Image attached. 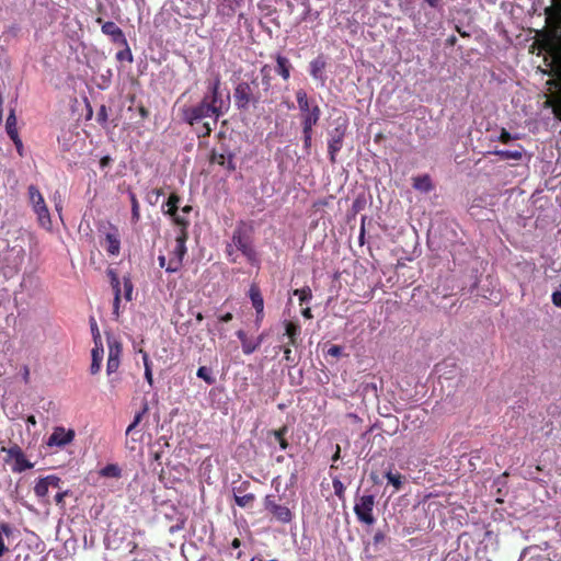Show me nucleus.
<instances>
[{
	"label": "nucleus",
	"instance_id": "1",
	"mask_svg": "<svg viewBox=\"0 0 561 561\" xmlns=\"http://www.w3.org/2000/svg\"><path fill=\"white\" fill-rule=\"evenodd\" d=\"M220 84V77L215 76V78L208 82V93L206 94L209 96L208 105L215 114V122L230 108V94L221 90Z\"/></svg>",
	"mask_w": 561,
	"mask_h": 561
},
{
	"label": "nucleus",
	"instance_id": "2",
	"mask_svg": "<svg viewBox=\"0 0 561 561\" xmlns=\"http://www.w3.org/2000/svg\"><path fill=\"white\" fill-rule=\"evenodd\" d=\"M208 95H205L201 103L195 106L185 107L183 110V117L190 125H194L205 118H210L211 122L204 123V135H209L213 128L216 126L215 114L208 105Z\"/></svg>",
	"mask_w": 561,
	"mask_h": 561
},
{
	"label": "nucleus",
	"instance_id": "3",
	"mask_svg": "<svg viewBox=\"0 0 561 561\" xmlns=\"http://www.w3.org/2000/svg\"><path fill=\"white\" fill-rule=\"evenodd\" d=\"M233 247H236L248 259L249 262H256V252L252 247L250 236L247 232L244 225H239L232 234V241L227 245L228 256L232 262L237 259L233 256Z\"/></svg>",
	"mask_w": 561,
	"mask_h": 561
},
{
	"label": "nucleus",
	"instance_id": "4",
	"mask_svg": "<svg viewBox=\"0 0 561 561\" xmlns=\"http://www.w3.org/2000/svg\"><path fill=\"white\" fill-rule=\"evenodd\" d=\"M28 199L32 206L33 211L36 215L38 225L45 230H51V217L50 213L45 203L44 196L39 192V190L34 186H28Z\"/></svg>",
	"mask_w": 561,
	"mask_h": 561
},
{
	"label": "nucleus",
	"instance_id": "5",
	"mask_svg": "<svg viewBox=\"0 0 561 561\" xmlns=\"http://www.w3.org/2000/svg\"><path fill=\"white\" fill-rule=\"evenodd\" d=\"M107 348H108V357L106 363V374L110 377L108 383L111 388H115L119 378L117 376H113L121 365V356H122V344L113 336L107 337Z\"/></svg>",
	"mask_w": 561,
	"mask_h": 561
},
{
	"label": "nucleus",
	"instance_id": "6",
	"mask_svg": "<svg viewBox=\"0 0 561 561\" xmlns=\"http://www.w3.org/2000/svg\"><path fill=\"white\" fill-rule=\"evenodd\" d=\"M1 451L5 453L4 461L11 466L13 472L21 473L34 467V463L26 459L23 450L18 445L2 447Z\"/></svg>",
	"mask_w": 561,
	"mask_h": 561
},
{
	"label": "nucleus",
	"instance_id": "7",
	"mask_svg": "<svg viewBox=\"0 0 561 561\" xmlns=\"http://www.w3.org/2000/svg\"><path fill=\"white\" fill-rule=\"evenodd\" d=\"M374 506V495L369 494L358 497L354 505V513L357 516V519L363 524L373 525L375 523V517L373 514Z\"/></svg>",
	"mask_w": 561,
	"mask_h": 561
},
{
	"label": "nucleus",
	"instance_id": "8",
	"mask_svg": "<svg viewBox=\"0 0 561 561\" xmlns=\"http://www.w3.org/2000/svg\"><path fill=\"white\" fill-rule=\"evenodd\" d=\"M231 0H208V3H205L204 0H192V10L186 13L187 18H196V16H205L209 12V5L216 4L219 13L225 14L226 8L232 10L230 4ZM188 4L191 2L187 1Z\"/></svg>",
	"mask_w": 561,
	"mask_h": 561
},
{
	"label": "nucleus",
	"instance_id": "9",
	"mask_svg": "<svg viewBox=\"0 0 561 561\" xmlns=\"http://www.w3.org/2000/svg\"><path fill=\"white\" fill-rule=\"evenodd\" d=\"M186 238H187V236L185 232V228H183L181 233L175 239V245L171 253L172 257L170 259L168 266H167L168 273H175L180 270V267L182 265V261L186 254V245H185Z\"/></svg>",
	"mask_w": 561,
	"mask_h": 561
},
{
	"label": "nucleus",
	"instance_id": "10",
	"mask_svg": "<svg viewBox=\"0 0 561 561\" xmlns=\"http://www.w3.org/2000/svg\"><path fill=\"white\" fill-rule=\"evenodd\" d=\"M233 96L239 110H247L250 104L255 106L261 101V96L254 95L251 85L247 82H241L236 87Z\"/></svg>",
	"mask_w": 561,
	"mask_h": 561
},
{
	"label": "nucleus",
	"instance_id": "11",
	"mask_svg": "<svg viewBox=\"0 0 561 561\" xmlns=\"http://www.w3.org/2000/svg\"><path fill=\"white\" fill-rule=\"evenodd\" d=\"M76 433L71 428H65L62 426H56L53 433L48 437L47 446L49 447H65L73 442Z\"/></svg>",
	"mask_w": 561,
	"mask_h": 561
},
{
	"label": "nucleus",
	"instance_id": "12",
	"mask_svg": "<svg viewBox=\"0 0 561 561\" xmlns=\"http://www.w3.org/2000/svg\"><path fill=\"white\" fill-rule=\"evenodd\" d=\"M264 507L267 510L278 522L283 524H288L293 519V513L291 511L284 506L277 504L273 496L266 495L264 499Z\"/></svg>",
	"mask_w": 561,
	"mask_h": 561
},
{
	"label": "nucleus",
	"instance_id": "13",
	"mask_svg": "<svg viewBox=\"0 0 561 561\" xmlns=\"http://www.w3.org/2000/svg\"><path fill=\"white\" fill-rule=\"evenodd\" d=\"M104 357V348L101 341V334L100 332H96L94 334V347L91 351V366H90V373L92 375H96L100 373L102 368Z\"/></svg>",
	"mask_w": 561,
	"mask_h": 561
},
{
	"label": "nucleus",
	"instance_id": "14",
	"mask_svg": "<svg viewBox=\"0 0 561 561\" xmlns=\"http://www.w3.org/2000/svg\"><path fill=\"white\" fill-rule=\"evenodd\" d=\"M296 99H297L298 107L302 114V125L306 123V119L309 117V115H312L314 111H317V122H318L320 118V114H321L320 107L317 104H314V105L310 104L307 93L304 90H298L296 92Z\"/></svg>",
	"mask_w": 561,
	"mask_h": 561
},
{
	"label": "nucleus",
	"instance_id": "15",
	"mask_svg": "<svg viewBox=\"0 0 561 561\" xmlns=\"http://www.w3.org/2000/svg\"><path fill=\"white\" fill-rule=\"evenodd\" d=\"M60 478L54 474L46 476L44 478H41L35 486H34V493L37 497L44 499L47 496L50 489H57L59 488Z\"/></svg>",
	"mask_w": 561,
	"mask_h": 561
},
{
	"label": "nucleus",
	"instance_id": "16",
	"mask_svg": "<svg viewBox=\"0 0 561 561\" xmlns=\"http://www.w3.org/2000/svg\"><path fill=\"white\" fill-rule=\"evenodd\" d=\"M179 201L180 198L178 195L171 194L168 202L163 206V208L165 207L164 213L171 216L176 225L181 226L182 228H186L190 224V220L179 215Z\"/></svg>",
	"mask_w": 561,
	"mask_h": 561
},
{
	"label": "nucleus",
	"instance_id": "17",
	"mask_svg": "<svg viewBox=\"0 0 561 561\" xmlns=\"http://www.w3.org/2000/svg\"><path fill=\"white\" fill-rule=\"evenodd\" d=\"M345 134V126L336 127L329 139L328 149L331 162H335L336 153L341 150L343 138Z\"/></svg>",
	"mask_w": 561,
	"mask_h": 561
},
{
	"label": "nucleus",
	"instance_id": "18",
	"mask_svg": "<svg viewBox=\"0 0 561 561\" xmlns=\"http://www.w3.org/2000/svg\"><path fill=\"white\" fill-rule=\"evenodd\" d=\"M249 296H250V299L252 301V306L255 309V313H256L255 323L257 325H260V323L262 322V320L264 318V300H263V297L261 295L260 289L255 285H252L250 287Z\"/></svg>",
	"mask_w": 561,
	"mask_h": 561
},
{
	"label": "nucleus",
	"instance_id": "19",
	"mask_svg": "<svg viewBox=\"0 0 561 561\" xmlns=\"http://www.w3.org/2000/svg\"><path fill=\"white\" fill-rule=\"evenodd\" d=\"M288 8L290 10V12H294V10L297 8L300 10V13L299 15L297 16L296 19V23L299 24L304 21H306L307 19L310 18L311 15V8H310V3L308 0H293V2H289L288 3Z\"/></svg>",
	"mask_w": 561,
	"mask_h": 561
},
{
	"label": "nucleus",
	"instance_id": "20",
	"mask_svg": "<svg viewBox=\"0 0 561 561\" xmlns=\"http://www.w3.org/2000/svg\"><path fill=\"white\" fill-rule=\"evenodd\" d=\"M102 32L108 35L113 42L127 45L123 31L114 22L103 23Z\"/></svg>",
	"mask_w": 561,
	"mask_h": 561
},
{
	"label": "nucleus",
	"instance_id": "21",
	"mask_svg": "<svg viewBox=\"0 0 561 561\" xmlns=\"http://www.w3.org/2000/svg\"><path fill=\"white\" fill-rule=\"evenodd\" d=\"M12 535V528L2 523L0 525V558L9 551L10 538Z\"/></svg>",
	"mask_w": 561,
	"mask_h": 561
},
{
	"label": "nucleus",
	"instance_id": "22",
	"mask_svg": "<svg viewBox=\"0 0 561 561\" xmlns=\"http://www.w3.org/2000/svg\"><path fill=\"white\" fill-rule=\"evenodd\" d=\"M106 251L111 255H118L121 250V240L116 232H107L105 234Z\"/></svg>",
	"mask_w": 561,
	"mask_h": 561
},
{
	"label": "nucleus",
	"instance_id": "23",
	"mask_svg": "<svg viewBox=\"0 0 561 561\" xmlns=\"http://www.w3.org/2000/svg\"><path fill=\"white\" fill-rule=\"evenodd\" d=\"M317 124V111L306 119L302 126L305 146L309 147L312 140V128Z\"/></svg>",
	"mask_w": 561,
	"mask_h": 561
},
{
	"label": "nucleus",
	"instance_id": "24",
	"mask_svg": "<svg viewBox=\"0 0 561 561\" xmlns=\"http://www.w3.org/2000/svg\"><path fill=\"white\" fill-rule=\"evenodd\" d=\"M325 67V62L322 58H316L310 62V75L313 79L319 80L321 83H324L323 69Z\"/></svg>",
	"mask_w": 561,
	"mask_h": 561
},
{
	"label": "nucleus",
	"instance_id": "25",
	"mask_svg": "<svg viewBox=\"0 0 561 561\" xmlns=\"http://www.w3.org/2000/svg\"><path fill=\"white\" fill-rule=\"evenodd\" d=\"M5 129H7L8 135L10 136V138L14 142L20 144V137H19L18 129H16V116L14 114V111H11L7 118Z\"/></svg>",
	"mask_w": 561,
	"mask_h": 561
},
{
	"label": "nucleus",
	"instance_id": "26",
	"mask_svg": "<svg viewBox=\"0 0 561 561\" xmlns=\"http://www.w3.org/2000/svg\"><path fill=\"white\" fill-rule=\"evenodd\" d=\"M276 62H277V72L278 75L284 79V80H288L289 77H290V64H289V60L284 57V56H280L278 55L276 57Z\"/></svg>",
	"mask_w": 561,
	"mask_h": 561
},
{
	"label": "nucleus",
	"instance_id": "27",
	"mask_svg": "<svg viewBox=\"0 0 561 561\" xmlns=\"http://www.w3.org/2000/svg\"><path fill=\"white\" fill-rule=\"evenodd\" d=\"M300 333V328L294 322L285 323V335L289 339V345H296V337Z\"/></svg>",
	"mask_w": 561,
	"mask_h": 561
},
{
	"label": "nucleus",
	"instance_id": "28",
	"mask_svg": "<svg viewBox=\"0 0 561 561\" xmlns=\"http://www.w3.org/2000/svg\"><path fill=\"white\" fill-rule=\"evenodd\" d=\"M287 433V427L286 426H283L282 428L277 430V431H272L270 432V436H272L274 438V440L279 445V448L282 450H285L287 449L288 447V443L287 440L284 438L285 434Z\"/></svg>",
	"mask_w": 561,
	"mask_h": 561
},
{
	"label": "nucleus",
	"instance_id": "29",
	"mask_svg": "<svg viewBox=\"0 0 561 561\" xmlns=\"http://www.w3.org/2000/svg\"><path fill=\"white\" fill-rule=\"evenodd\" d=\"M100 476L105 477V478H116L117 479V478H121L122 470L117 465L110 463L100 470Z\"/></svg>",
	"mask_w": 561,
	"mask_h": 561
},
{
	"label": "nucleus",
	"instance_id": "30",
	"mask_svg": "<svg viewBox=\"0 0 561 561\" xmlns=\"http://www.w3.org/2000/svg\"><path fill=\"white\" fill-rule=\"evenodd\" d=\"M413 187L417 191L427 193L432 190V182L427 175L415 178Z\"/></svg>",
	"mask_w": 561,
	"mask_h": 561
},
{
	"label": "nucleus",
	"instance_id": "31",
	"mask_svg": "<svg viewBox=\"0 0 561 561\" xmlns=\"http://www.w3.org/2000/svg\"><path fill=\"white\" fill-rule=\"evenodd\" d=\"M147 411H148V407L145 405L141 411H139L135 414L134 421L126 428V436H129L130 434H133V432H135V428L141 422V420H142L144 415L147 413Z\"/></svg>",
	"mask_w": 561,
	"mask_h": 561
},
{
	"label": "nucleus",
	"instance_id": "32",
	"mask_svg": "<svg viewBox=\"0 0 561 561\" xmlns=\"http://www.w3.org/2000/svg\"><path fill=\"white\" fill-rule=\"evenodd\" d=\"M107 274L111 279L113 290H114V293H116V300H121V296H122L121 280H119L117 274L113 270H110L107 272Z\"/></svg>",
	"mask_w": 561,
	"mask_h": 561
},
{
	"label": "nucleus",
	"instance_id": "33",
	"mask_svg": "<svg viewBox=\"0 0 561 561\" xmlns=\"http://www.w3.org/2000/svg\"><path fill=\"white\" fill-rule=\"evenodd\" d=\"M133 290L134 286L129 276L123 277V295L126 301H130L133 299Z\"/></svg>",
	"mask_w": 561,
	"mask_h": 561
},
{
	"label": "nucleus",
	"instance_id": "34",
	"mask_svg": "<svg viewBox=\"0 0 561 561\" xmlns=\"http://www.w3.org/2000/svg\"><path fill=\"white\" fill-rule=\"evenodd\" d=\"M262 340H263L262 336H260L257 339V341H255V342L249 341L248 339L243 340V342H242V351H243V353L247 354V355H250L253 352H255V350L261 345Z\"/></svg>",
	"mask_w": 561,
	"mask_h": 561
},
{
	"label": "nucleus",
	"instance_id": "35",
	"mask_svg": "<svg viewBox=\"0 0 561 561\" xmlns=\"http://www.w3.org/2000/svg\"><path fill=\"white\" fill-rule=\"evenodd\" d=\"M196 375L198 378L203 379L208 385H213L215 382V378L211 375V371L205 366H201L197 369Z\"/></svg>",
	"mask_w": 561,
	"mask_h": 561
},
{
	"label": "nucleus",
	"instance_id": "36",
	"mask_svg": "<svg viewBox=\"0 0 561 561\" xmlns=\"http://www.w3.org/2000/svg\"><path fill=\"white\" fill-rule=\"evenodd\" d=\"M294 295L298 297L301 304L305 301H309L312 298L311 289L308 286L300 289H295Z\"/></svg>",
	"mask_w": 561,
	"mask_h": 561
},
{
	"label": "nucleus",
	"instance_id": "37",
	"mask_svg": "<svg viewBox=\"0 0 561 561\" xmlns=\"http://www.w3.org/2000/svg\"><path fill=\"white\" fill-rule=\"evenodd\" d=\"M253 500H254V494H252V493L234 496V501H236L237 505L240 507H245V506L250 505L253 502Z\"/></svg>",
	"mask_w": 561,
	"mask_h": 561
},
{
	"label": "nucleus",
	"instance_id": "38",
	"mask_svg": "<svg viewBox=\"0 0 561 561\" xmlns=\"http://www.w3.org/2000/svg\"><path fill=\"white\" fill-rule=\"evenodd\" d=\"M496 154H499L503 159H514V160H518L523 156L520 150H499V151H496Z\"/></svg>",
	"mask_w": 561,
	"mask_h": 561
},
{
	"label": "nucleus",
	"instance_id": "39",
	"mask_svg": "<svg viewBox=\"0 0 561 561\" xmlns=\"http://www.w3.org/2000/svg\"><path fill=\"white\" fill-rule=\"evenodd\" d=\"M135 435L136 433L133 432V434L129 435L130 438L126 439V448H128L130 451H135L140 444L141 435L139 437H135Z\"/></svg>",
	"mask_w": 561,
	"mask_h": 561
},
{
	"label": "nucleus",
	"instance_id": "40",
	"mask_svg": "<svg viewBox=\"0 0 561 561\" xmlns=\"http://www.w3.org/2000/svg\"><path fill=\"white\" fill-rule=\"evenodd\" d=\"M131 201V218L134 221H138L140 218L139 204L134 194H130Z\"/></svg>",
	"mask_w": 561,
	"mask_h": 561
},
{
	"label": "nucleus",
	"instance_id": "41",
	"mask_svg": "<svg viewBox=\"0 0 561 561\" xmlns=\"http://www.w3.org/2000/svg\"><path fill=\"white\" fill-rule=\"evenodd\" d=\"M386 478L388 482L391 483L397 490L400 489L402 481L401 476L399 473L394 474L389 471L386 473Z\"/></svg>",
	"mask_w": 561,
	"mask_h": 561
},
{
	"label": "nucleus",
	"instance_id": "42",
	"mask_svg": "<svg viewBox=\"0 0 561 561\" xmlns=\"http://www.w3.org/2000/svg\"><path fill=\"white\" fill-rule=\"evenodd\" d=\"M116 58L118 60H127L129 62L133 61V55H131V51L130 49L127 47L125 48L124 50H121L116 54Z\"/></svg>",
	"mask_w": 561,
	"mask_h": 561
},
{
	"label": "nucleus",
	"instance_id": "43",
	"mask_svg": "<svg viewBox=\"0 0 561 561\" xmlns=\"http://www.w3.org/2000/svg\"><path fill=\"white\" fill-rule=\"evenodd\" d=\"M333 489L339 497L343 496L345 488L344 484L339 479L333 480Z\"/></svg>",
	"mask_w": 561,
	"mask_h": 561
},
{
	"label": "nucleus",
	"instance_id": "44",
	"mask_svg": "<svg viewBox=\"0 0 561 561\" xmlns=\"http://www.w3.org/2000/svg\"><path fill=\"white\" fill-rule=\"evenodd\" d=\"M140 354H141V357H142L145 371L152 370L151 362L149 359V355L146 352H144V351H140Z\"/></svg>",
	"mask_w": 561,
	"mask_h": 561
},
{
	"label": "nucleus",
	"instance_id": "45",
	"mask_svg": "<svg viewBox=\"0 0 561 561\" xmlns=\"http://www.w3.org/2000/svg\"><path fill=\"white\" fill-rule=\"evenodd\" d=\"M140 354H141V357H142L145 371L152 370L151 362L149 359V355L146 352H144V351H140Z\"/></svg>",
	"mask_w": 561,
	"mask_h": 561
},
{
	"label": "nucleus",
	"instance_id": "46",
	"mask_svg": "<svg viewBox=\"0 0 561 561\" xmlns=\"http://www.w3.org/2000/svg\"><path fill=\"white\" fill-rule=\"evenodd\" d=\"M69 491H62V492H58L56 495H55V502L56 504L58 505H62L64 504V500L65 497L68 495Z\"/></svg>",
	"mask_w": 561,
	"mask_h": 561
},
{
	"label": "nucleus",
	"instance_id": "47",
	"mask_svg": "<svg viewBox=\"0 0 561 561\" xmlns=\"http://www.w3.org/2000/svg\"><path fill=\"white\" fill-rule=\"evenodd\" d=\"M552 302L557 307H561V291H554L552 294Z\"/></svg>",
	"mask_w": 561,
	"mask_h": 561
},
{
	"label": "nucleus",
	"instance_id": "48",
	"mask_svg": "<svg viewBox=\"0 0 561 561\" xmlns=\"http://www.w3.org/2000/svg\"><path fill=\"white\" fill-rule=\"evenodd\" d=\"M342 353V348L337 345H333L329 348L328 354L332 356H340Z\"/></svg>",
	"mask_w": 561,
	"mask_h": 561
},
{
	"label": "nucleus",
	"instance_id": "49",
	"mask_svg": "<svg viewBox=\"0 0 561 561\" xmlns=\"http://www.w3.org/2000/svg\"><path fill=\"white\" fill-rule=\"evenodd\" d=\"M145 379L147 380V382L149 383L150 387L153 386V375H152V370H147L145 371Z\"/></svg>",
	"mask_w": 561,
	"mask_h": 561
},
{
	"label": "nucleus",
	"instance_id": "50",
	"mask_svg": "<svg viewBox=\"0 0 561 561\" xmlns=\"http://www.w3.org/2000/svg\"><path fill=\"white\" fill-rule=\"evenodd\" d=\"M98 117H99V121H103V122H105V121H106V118H107V113H106V108H105V106H102V107L100 108V112H99V114H98Z\"/></svg>",
	"mask_w": 561,
	"mask_h": 561
},
{
	"label": "nucleus",
	"instance_id": "51",
	"mask_svg": "<svg viewBox=\"0 0 561 561\" xmlns=\"http://www.w3.org/2000/svg\"><path fill=\"white\" fill-rule=\"evenodd\" d=\"M119 300H116V293H114V306H113V313L118 317L119 314Z\"/></svg>",
	"mask_w": 561,
	"mask_h": 561
},
{
	"label": "nucleus",
	"instance_id": "52",
	"mask_svg": "<svg viewBox=\"0 0 561 561\" xmlns=\"http://www.w3.org/2000/svg\"><path fill=\"white\" fill-rule=\"evenodd\" d=\"M500 139H501V141H503V142H507V141H510V140H511V135H510V133H507L506 130H503V131L501 133V135H500Z\"/></svg>",
	"mask_w": 561,
	"mask_h": 561
},
{
	"label": "nucleus",
	"instance_id": "53",
	"mask_svg": "<svg viewBox=\"0 0 561 561\" xmlns=\"http://www.w3.org/2000/svg\"><path fill=\"white\" fill-rule=\"evenodd\" d=\"M158 262H159V266L161 268H165L167 270L168 264H167V259H165L164 255H159L158 256Z\"/></svg>",
	"mask_w": 561,
	"mask_h": 561
},
{
	"label": "nucleus",
	"instance_id": "54",
	"mask_svg": "<svg viewBox=\"0 0 561 561\" xmlns=\"http://www.w3.org/2000/svg\"><path fill=\"white\" fill-rule=\"evenodd\" d=\"M192 210V207L191 206H184L182 209H181V213H179V215H181L182 217L184 218H187L186 216L191 213Z\"/></svg>",
	"mask_w": 561,
	"mask_h": 561
},
{
	"label": "nucleus",
	"instance_id": "55",
	"mask_svg": "<svg viewBox=\"0 0 561 561\" xmlns=\"http://www.w3.org/2000/svg\"><path fill=\"white\" fill-rule=\"evenodd\" d=\"M110 160H111V159H110V157H108V156H104V157L101 159V161H100V165H101V168H105V167L108 164Z\"/></svg>",
	"mask_w": 561,
	"mask_h": 561
},
{
	"label": "nucleus",
	"instance_id": "56",
	"mask_svg": "<svg viewBox=\"0 0 561 561\" xmlns=\"http://www.w3.org/2000/svg\"><path fill=\"white\" fill-rule=\"evenodd\" d=\"M301 313H302V316L306 319H311L312 318V313H311V309L310 308H305Z\"/></svg>",
	"mask_w": 561,
	"mask_h": 561
},
{
	"label": "nucleus",
	"instance_id": "57",
	"mask_svg": "<svg viewBox=\"0 0 561 561\" xmlns=\"http://www.w3.org/2000/svg\"><path fill=\"white\" fill-rule=\"evenodd\" d=\"M231 319H232V314L230 312H227L220 317V321H222V322H229Z\"/></svg>",
	"mask_w": 561,
	"mask_h": 561
},
{
	"label": "nucleus",
	"instance_id": "58",
	"mask_svg": "<svg viewBox=\"0 0 561 561\" xmlns=\"http://www.w3.org/2000/svg\"><path fill=\"white\" fill-rule=\"evenodd\" d=\"M340 453H341V448H340L339 445H336L335 453H334V455L332 457L333 462H335L340 458Z\"/></svg>",
	"mask_w": 561,
	"mask_h": 561
},
{
	"label": "nucleus",
	"instance_id": "59",
	"mask_svg": "<svg viewBox=\"0 0 561 561\" xmlns=\"http://www.w3.org/2000/svg\"><path fill=\"white\" fill-rule=\"evenodd\" d=\"M91 331H92V335L93 336H94V334H96V332H100L99 328H98V324H96V322L94 320L91 323Z\"/></svg>",
	"mask_w": 561,
	"mask_h": 561
},
{
	"label": "nucleus",
	"instance_id": "60",
	"mask_svg": "<svg viewBox=\"0 0 561 561\" xmlns=\"http://www.w3.org/2000/svg\"><path fill=\"white\" fill-rule=\"evenodd\" d=\"M237 336L240 339L241 343L243 342V340H247L245 333L241 330L237 332Z\"/></svg>",
	"mask_w": 561,
	"mask_h": 561
},
{
	"label": "nucleus",
	"instance_id": "61",
	"mask_svg": "<svg viewBox=\"0 0 561 561\" xmlns=\"http://www.w3.org/2000/svg\"><path fill=\"white\" fill-rule=\"evenodd\" d=\"M291 350L289 347H285L284 355L287 360L290 359Z\"/></svg>",
	"mask_w": 561,
	"mask_h": 561
},
{
	"label": "nucleus",
	"instance_id": "62",
	"mask_svg": "<svg viewBox=\"0 0 561 561\" xmlns=\"http://www.w3.org/2000/svg\"><path fill=\"white\" fill-rule=\"evenodd\" d=\"M27 424H30V425H32V426L36 425L35 416L30 415V416L27 417Z\"/></svg>",
	"mask_w": 561,
	"mask_h": 561
},
{
	"label": "nucleus",
	"instance_id": "63",
	"mask_svg": "<svg viewBox=\"0 0 561 561\" xmlns=\"http://www.w3.org/2000/svg\"><path fill=\"white\" fill-rule=\"evenodd\" d=\"M554 113L559 119H561V104L554 108Z\"/></svg>",
	"mask_w": 561,
	"mask_h": 561
},
{
	"label": "nucleus",
	"instance_id": "64",
	"mask_svg": "<svg viewBox=\"0 0 561 561\" xmlns=\"http://www.w3.org/2000/svg\"><path fill=\"white\" fill-rule=\"evenodd\" d=\"M14 144L16 146V149H18L19 153L22 154V149H23L22 141L20 140V144L19 142H14Z\"/></svg>",
	"mask_w": 561,
	"mask_h": 561
}]
</instances>
